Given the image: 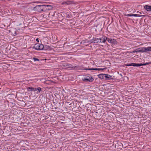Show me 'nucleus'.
Masks as SVG:
<instances>
[{
	"label": "nucleus",
	"instance_id": "obj_1",
	"mask_svg": "<svg viewBox=\"0 0 151 151\" xmlns=\"http://www.w3.org/2000/svg\"><path fill=\"white\" fill-rule=\"evenodd\" d=\"M44 8V5H38L35 7L33 8V10L38 12H41L43 11V9Z\"/></svg>",
	"mask_w": 151,
	"mask_h": 151
},
{
	"label": "nucleus",
	"instance_id": "obj_2",
	"mask_svg": "<svg viewBox=\"0 0 151 151\" xmlns=\"http://www.w3.org/2000/svg\"><path fill=\"white\" fill-rule=\"evenodd\" d=\"M82 80L84 81L92 82L93 81L94 79L91 76L89 75L85 76L84 78H82Z\"/></svg>",
	"mask_w": 151,
	"mask_h": 151
},
{
	"label": "nucleus",
	"instance_id": "obj_3",
	"mask_svg": "<svg viewBox=\"0 0 151 151\" xmlns=\"http://www.w3.org/2000/svg\"><path fill=\"white\" fill-rule=\"evenodd\" d=\"M33 48L37 50H42L44 49V47L42 44L37 43L35 44Z\"/></svg>",
	"mask_w": 151,
	"mask_h": 151
},
{
	"label": "nucleus",
	"instance_id": "obj_4",
	"mask_svg": "<svg viewBox=\"0 0 151 151\" xmlns=\"http://www.w3.org/2000/svg\"><path fill=\"white\" fill-rule=\"evenodd\" d=\"M107 40L109 42L111 43L114 44H117V42L115 39L107 38Z\"/></svg>",
	"mask_w": 151,
	"mask_h": 151
},
{
	"label": "nucleus",
	"instance_id": "obj_5",
	"mask_svg": "<svg viewBox=\"0 0 151 151\" xmlns=\"http://www.w3.org/2000/svg\"><path fill=\"white\" fill-rule=\"evenodd\" d=\"M127 66H142V63H132L131 64H128L127 65Z\"/></svg>",
	"mask_w": 151,
	"mask_h": 151
},
{
	"label": "nucleus",
	"instance_id": "obj_6",
	"mask_svg": "<svg viewBox=\"0 0 151 151\" xmlns=\"http://www.w3.org/2000/svg\"><path fill=\"white\" fill-rule=\"evenodd\" d=\"M99 42H103L104 43L106 40H107V38L105 37H103L101 38H99Z\"/></svg>",
	"mask_w": 151,
	"mask_h": 151
},
{
	"label": "nucleus",
	"instance_id": "obj_7",
	"mask_svg": "<svg viewBox=\"0 0 151 151\" xmlns=\"http://www.w3.org/2000/svg\"><path fill=\"white\" fill-rule=\"evenodd\" d=\"M99 40L97 38H94L93 40H91L90 41H88V42H93L94 43H99Z\"/></svg>",
	"mask_w": 151,
	"mask_h": 151
},
{
	"label": "nucleus",
	"instance_id": "obj_8",
	"mask_svg": "<svg viewBox=\"0 0 151 151\" xmlns=\"http://www.w3.org/2000/svg\"><path fill=\"white\" fill-rule=\"evenodd\" d=\"M145 9L148 11H151V6L149 5H145Z\"/></svg>",
	"mask_w": 151,
	"mask_h": 151
},
{
	"label": "nucleus",
	"instance_id": "obj_9",
	"mask_svg": "<svg viewBox=\"0 0 151 151\" xmlns=\"http://www.w3.org/2000/svg\"><path fill=\"white\" fill-rule=\"evenodd\" d=\"M44 8H47V9L51 10L52 8V6L50 5H44Z\"/></svg>",
	"mask_w": 151,
	"mask_h": 151
},
{
	"label": "nucleus",
	"instance_id": "obj_10",
	"mask_svg": "<svg viewBox=\"0 0 151 151\" xmlns=\"http://www.w3.org/2000/svg\"><path fill=\"white\" fill-rule=\"evenodd\" d=\"M105 77L106 78V80H109L111 79V76H110L109 75L104 74Z\"/></svg>",
	"mask_w": 151,
	"mask_h": 151
},
{
	"label": "nucleus",
	"instance_id": "obj_11",
	"mask_svg": "<svg viewBox=\"0 0 151 151\" xmlns=\"http://www.w3.org/2000/svg\"><path fill=\"white\" fill-rule=\"evenodd\" d=\"M63 65L64 67H65L67 68H71V64L68 63H63Z\"/></svg>",
	"mask_w": 151,
	"mask_h": 151
},
{
	"label": "nucleus",
	"instance_id": "obj_12",
	"mask_svg": "<svg viewBox=\"0 0 151 151\" xmlns=\"http://www.w3.org/2000/svg\"><path fill=\"white\" fill-rule=\"evenodd\" d=\"M145 52H147L148 51H151V47H145Z\"/></svg>",
	"mask_w": 151,
	"mask_h": 151
},
{
	"label": "nucleus",
	"instance_id": "obj_13",
	"mask_svg": "<svg viewBox=\"0 0 151 151\" xmlns=\"http://www.w3.org/2000/svg\"><path fill=\"white\" fill-rule=\"evenodd\" d=\"M145 16L142 15H139V14H132V16H134L135 17H141L142 16Z\"/></svg>",
	"mask_w": 151,
	"mask_h": 151
},
{
	"label": "nucleus",
	"instance_id": "obj_14",
	"mask_svg": "<svg viewBox=\"0 0 151 151\" xmlns=\"http://www.w3.org/2000/svg\"><path fill=\"white\" fill-rule=\"evenodd\" d=\"M104 76H105L104 74H100L98 75L99 78L101 79H103Z\"/></svg>",
	"mask_w": 151,
	"mask_h": 151
},
{
	"label": "nucleus",
	"instance_id": "obj_15",
	"mask_svg": "<svg viewBox=\"0 0 151 151\" xmlns=\"http://www.w3.org/2000/svg\"><path fill=\"white\" fill-rule=\"evenodd\" d=\"M28 89H30L31 91H36V88H33L32 87H28L27 88Z\"/></svg>",
	"mask_w": 151,
	"mask_h": 151
},
{
	"label": "nucleus",
	"instance_id": "obj_16",
	"mask_svg": "<svg viewBox=\"0 0 151 151\" xmlns=\"http://www.w3.org/2000/svg\"><path fill=\"white\" fill-rule=\"evenodd\" d=\"M41 89L40 87H38L37 88H36V91H37V93H39L41 91Z\"/></svg>",
	"mask_w": 151,
	"mask_h": 151
},
{
	"label": "nucleus",
	"instance_id": "obj_17",
	"mask_svg": "<svg viewBox=\"0 0 151 151\" xmlns=\"http://www.w3.org/2000/svg\"><path fill=\"white\" fill-rule=\"evenodd\" d=\"M145 47H142L140 48V51L141 52H145Z\"/></svg>",
	"mask_w": 151,
	"mask_h": 151
},
{
	"label": "nucleus",
	"instance_id": "obj_18",
	"mask_svg": "<svg viewBox=\"0 0 151 151\" xmlns=\"http://www.w3.org/2000/svg\"><path fill=\"white\" fill-rule=\"evenodd\" d=\"M44 49H45V50H47V49H49L50 48V47L49 46H48L47 45H45L44 46Z\"/></svg>",
	"mask_w": 151,
	"mask_h": 151
},
{
	"label": "nucleus",
	"instance_id": "obj_19",
	"mask_svg": "<svg viewBox=\"0 0 151 151\" xmlns=\"http://www.w3.org/2000/svg\"><path fill=\"white\" fill-rule=\"evenodd\" d=\"M85 70H98V68H89V69H85Z\"/></svg>",
	"mask_w": 151,
	"mask_h": 151
},
{
	"label": "nucleus",
	"instance_id": "obj_20",
	"mask_svg": "<svg viewBox=\"0 0 151 151\" xmlns=\"http://www.w3.org/2000/svg\"><path fill=\"white\" fill-rule=\"evenodd\" d=\"M151 64V62H149V63H144L143 64H142V66H143V65H148V64Z\"/></svg>",
	"mask_w": 151,
	"mask_h": 151
},
{
	"label": "nucleus",
	"instance_id": "obj_21",
	"mask_svg": "<svg viewBox=\"0 0 151 151\" xmlns=\"http://www.w3.org/2000/svg\"><path fill=\"white\" fill-rule=\"evenodd\" d=\"M32 59L34 60V61L39 60V59L38 58H32Z\"/></svg>",
	"mask_w": 151,
	"mask_h": 151
},
{
	"label": "nucleus",
	"instance_id": "obj_22",
	"mask_svg": "<svg viewBox=\"0 0 151 151\" xmlns=\"http://www.w3.org/2000/svg\"><path fill=\"white\" fill-rule=\"evenodd\" d=\"M137 52H141L140 48H139L136 49Z\"/></svg>",
	"mask_w": 151,
	"mask_h": 151
},
{
	"label": "nucleus",
	"instance_id": "obj_23",
	"mask_svg": "<svg viewBox=\"0 0 151 151\" xmlns=\"http://www.w3.org/2000/svg\"><path fill=\"white\" fill-rule=\"evenodd\" d=\"M125 16H129V17H131L132 16V14H126Z\"/></svg>",
	"mask_w": 151,
	"mask_h": 151
},
{
	"label": "nucleus",
	"instance_id": "obj_24",
	"mask_svg": "<svg viewBox=\"0 0 151 151\" xmlns=\"http://www.w3.org/2000/svg\"><path fill=\"white\" fill-rule=\"evenodd\" d=\"M106 69V68H98V70H105Z\"/></svg>",
	"mask_w": 151,
	"mask_h": 151
},
{
	"label": "nucleus",
	"instance_id": "obj_25",
	"mask_svg": "<svg viewBox=\"0 0 151 151\" xmlns=\"http://www.w3.org/2000/svg\"><path fill=\"white\" fill-rule=\"evenodd\" d=\"M69 3L68 2H63L62 3V4H68Z\"/></svg>",
	"mask_w": 151,
	"mask_h": 151
},
{
	"label": "nucleus",
	"instance_id": "obj_26",
	"mask_svg": "<svg viewBox=\"0 0 151 151\" xmlns=\"http://www.w3.org/2000/svg\"><path fill=\"white\" fill-rule=\"evenodd\" d=\"M50 82V83H54V82L52 80H50L49 81Z\"/></svg>",
	"mask_w": 151,
	"mask_h": 151
},
{
	"label": "nucleus",
	"instance_id": "obj_27",
	"mask_svg": "<svg viewBox=\"0 0 151 151\" xmlns=\"http://www.w3.org/2000/svg\"><path fill=\"white\" fill-rule=\"evenodd\" d=\"M133 53H134V52H137V51H136V50H135L134 51H133V52H132Z\"/></svg>",
	"mask_w": 151,
	"mask_h": 151
},
{
	"label": "nucleus",
	"instance_id": "obj_28",
	"mask_svg": "<svg viewBox=\"0 0 151 151\" xmlns=\"http://www.w3.org/2000/svg\"><path fill=\"white\" fill-rule=\"evenodd\" d=\"M36 41L37 42H39V40H38V38H37L36 40Z\"/></svg>",
	"mask_w": 151,
	"mask_h": 151
},
{
	"label": "nucleus",
	"instance_id": "obj_29",
	"mask_svg": "<svg viewBox=\"0 0 151 151\" xmlns=\"http://www.w3.org/2000/svg\"><path fill=\"white\" fill-rule=\"evenodd\" d=\"M139 13L140 14H142V12H139Z\"/></svg>",
	"mask_w": 151,
	"mask_h": 151
}]
</instances>
